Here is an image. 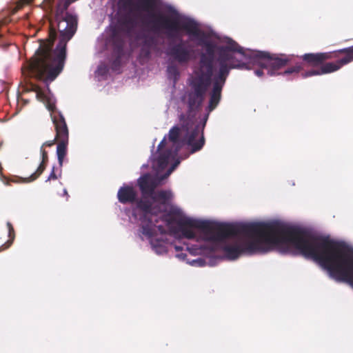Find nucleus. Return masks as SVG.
<instances>
[{
  "label": "nucleus",
  "instance_id": "14",
  "mask_svg": "<svg viewBox=\"0 0 353 353\" xmlns=\"http://www.w3.org/2000/svg\"><path fill=\"white\" fill-rule=\"evenodd\" d=\"M11 243H12V241H8V242L6 243V247H5V248H8V247L11 245Z\"/></svg>",
  "mask_w": 353,
  "mask_h": 353
},
{
  "label": "nucleus",
  "instance_id": "10",
  "mask_svg": "<svg viewBox=\"0 0 353 353\" xmlns=\"http://www.w3.org/2000/svg\"><path fill=\"white\" fill-rule=\"evenodd\" d=\"M146 3V6L148 8H152L153 6L158 3L159 0H144Z\"/></svg>",
  "mask_w": 353,
  "mask_h": 353
},
{
  "label": "nucleus",
  "instance_id": "13",
  "mask_svg": "<svg viewBox=\"0 0 353 353\" xmlns=\"http://www.w3.org/2000/svg\"><path fill=\"white\" fill-rule=\"evenodd\" d=\"M255 74L258 77H261L263 74V72L261 70H257L255 71Z\"/></svg>",
  "mask_w": 353,
  "mask_h": 353
},
{
  "label": "nucleus",
  "instance_id": "15",
  "mask_svg": "<svg viewBox=\"0 0 353 353\" xmlns=\"http://www.w3.org/2000/svg\"><path fill=\"white\" fill-rule=\"evenodd\" d=\"M53 144H54V141L48 142V143H46L44 145H48L50 146V145H52Z\"/></svg>",
  "mask_w": 353,
  "mask_h": 353
},
{
  "label": "nucleus",
  "instance_id": "16",
  "mask_svg": "<svg viewBox=\"0 0 353 353\" xmlns=\"http://www.w3.org/2000/svg\"><path fill=\"white\" fill-rule=\"evenodd\" d=\"M64 194H67V191L65 190H64Z\"/></svg>",
  "mask_w": 353,
  "mask_h": 353
},
{
  "label": "nucleus",
  "instance_id": "8",
  "mask_svg": "<svg viewBox=\"0 0 353 353\" xmlns=\"http://www.w3.org/2000/svg\"><path fill=\"white\" fill-rule=\"evenodd\" d=\"M168 76L175 80L179 75L176 68L174 67H168Z\"/></svg>",
  "mask_w": 353,
  "mask_h": 353
},
{
  "label": "nucleus",
  "instance_id": "2",
  "mask_svg": "<svg viewBox=\"0 0 353 353\" xmlns=\"http://www.w3.org/2000/svg\"><path fill=\"white\" fill-rule=\"evenodd\" d=\"M51 118L55 125L57 139L59 141L57 153L60 166H62L63 159L66 154V148L68 143V128L63 117L60 114H51Z\"/></svg>",
  "mask_w": 353,
  "mask_h": 353
},
{
  "label": "nucleus",
  "instance_id": "17",
  "mask_svg": "<svg viewBox=\"0 0 353 353\" xmlns=\"http://www.w3.org/2000/svg\"><path fill=\"white\" fill-rule=\"evenodd\" d=\"M212 110H208V112H211Z\"/></svg>",
  "mask_w": 353,
  "mask_h": 353
},
{
  "label": "nucleus",
  "instance_id": "12",
  "mask_svg": "<svg viewBox=\"0 0 353 353\" xmlns=\"http://www.w3.org/2000/svg\"><path fill=\"white\" fill-rule=\"evenodd\" d=\"M7 225H8V230H9V236L12 240L14 237L11 236V233L13 231V228H12V225H10V223H8Z\"/></svg>",
  "mask_w": 353,
  "mask_h": 353
},
{
  "label": "nucleus",
  "instance_id": "4",
  "mask_svg": "<svg viewBox=\"0 0 353 353\" xmlns=\"http://www.w3.org/2000/svg\"><path fill=\"white\" fill-rule=\"evenodd\" d=\"M170 56L179 63H186L193 55V50L183 43L173 47L170 52Z\"/></svg>",
  "mask_w": 353,
  "mask_h": 353
},
{
  "label": "nucleus",
  "instance_id": "7",
  "mask_svg": "<svg viewBox=\"0 0 353 353\" xmlns=\"http://www.w3.org/2000/svg\"><path fill=\"white\" fill-rule=\"evenodd\" d=\"M330 57L328 53L306 54L303 56V59L311 65H316Z\"/></svg>",
  "mask_w": 353,
  "mask_h": 353
},
{
  "label": "nucleus",
  "instance_id": "6",
  "mask_svg": "<svg viewBox=\"0 0 353 353\" xmlns=\"http://www.w3.org/2000/svg\"><path fill=\"white\" fill-rule=\"evenodd\" d=\"M41 153H42V163L40 164L38 169L37 170V171L34 173H33L29 177L19 178L17 180H12V181L15 182V183H18V182L30 183V182L34 181L43 172V170L45 169L43 163L47 159V154L42 149H41Z\"/></svg>",
  "mask_w": 353,
  "mask_h": 353
},
{
  "label": "nucleus",
  "instance_id": "5",
  "mask_svg": "<svg viewBox=\"0 0 353 353\" xmlns=\"http://www.w3.org/2000/svg\"><path fill=\"white\" fill-rule=\"evenodd\" d=\"M136 196V192L132 186L124 185L118 192V199L121 203L131 202Z\"/></svg>",
  "mask_w": 353,
  "mask_h": 353
},
{
  "label": "nucleus",
  "instance_id": "3",
  "mask_svg": "<svg viewBox=\"0 0 353 353\" xmlns=\"http://www.w3.org/2000/svg\"><path fill=\"white\" fill-rule=\"evenodd\" d=\"M353 61V46L347 50L345 57L335 62L329 63L323 65L320 70H312L303 74V77H307L312 75H319L322 74L330 73L338 70L342 65Z\"/></svg>",
  "mask_w": 353,
  "mask_h": 353
},
{
  "label": "nucleus",
  "instance_id": "9",
  "mask_svg": "<svg viewBox=\"0 0 353 353\" xmlns=\"http://www.w3.org/2000/svg\"><path fill=\"white\" fill-rule=\"evenodd\" d=\"M300 70H301L300 66H295L291 69L286 70L284 73L285 74H291V73H298L300 71Z\"/></svg>",
  "mask_w": 353,
  "mask_h": 353
},
{
  "label": "nucleus",
  "instance_id": "1",
  "mask_svg": "<svg viewBox=\"0 0 353 353\" xmlns=\"http://www.w3.org/2000/svg\"><path fill=\"white\" fill-rule=\"evenodd\" d=\"M57 28L60 33L59 43L52 52V43L55 39V32L51 30L49 39L41 43L34 56L27 63L23 72L39 79L45 84L31 83L30 89L35 92L37 99L43 103L47 109L52 112L55 108V100L50 92L48 83L52 81L63 69L65 57L67 42L72 37L77 27L75 16L67 14L62 19L57 17Z\"/></svg>",
  "mask_w": 353,
  "mask_h": 353
},
{
  "label": "nucleus",
  "instance_id": "11",
  "mask_svg": "<svg viewBox=\"0 0 353 353\" xmlns=\"http://www.w3.org/2000/svg\"><path fill=\"white\" fill-rule=\"evenodd\" d=\"M58 176L54 173V168H53L52 172L50 173V176H48L47 181H50L52 179H57Z\"/></svg>",
  "mask_w": 353,
  "mask_h": 353
}]
</instances>
